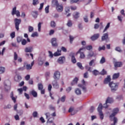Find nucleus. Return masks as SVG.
<instances>
[{"label": "nucleus", "instance_id": "f257e3e1", "mask_svg": "<svg viewBox=\"0 0 125 125\" xmlns=\"http://www.w3.org/2000/svg\"><path fill=\"white\" fill-rule=\"evenodd\" d=\"M109 86L110 87L111 91L115 92L119 88V83H114L113 82H111L109 83Z\"/></svg>", "mask_w": 125, "mask_h": 125}, {"label": "nucleus", "instance_id": "f03ea898", "mask_svg": "<svg viewBox=\"0 0 125 125\" xmlns=\"http://www.w3.org/2000/svg\"><path fill=\"white\" fill-rule=\"evenodd\" d=\"M103 108V105L102 104H100L98 107V111L99 112L100 118L101 120H103L104 119V114L102 112V109Z\"/></svg>", "mask_w": 125, "mask_h": 125}, {"label": "nucleus", "instance_id": "7ed1b4c3", "mask_svg": "<svg viewBox=\"0 0 125 125\" xmlns=\"http://www.w3.org/2000/svg\"><path fill=\"white\" fill-rule=\"evenodd\" d=\"M113 102H114V100L113 99V98H111L110 97H107L105 101V103L104 104V108H105V109L108 108L109 107L108 103L111 104V103H113Z\"/></svg>", "mask_w": 125, "mask_h": 125}, {"label": "nucleus", "instance_id": "20e7f679", "mask_svg": "<svg viewBox=\"0 0 125 125\" xmlns=\"http://www.w3.org/2000/svg\"><path fill=\"white\" fill-rule=\"evenodd\" d=\"M15 28L17 31H19V25L21 24V19L16 18L14 19Z\"/></svg>", "mask_w": 125, "mask_h": 125}, {"label": "nucleus", "instance_id": "39448f33", "mask_svg": "<svg viewBox=\"0 0 125 125\" xmlns=\"http://www.w3.org/2000/svg\"><path fill=\"white\" fill-rule=\"evenodd\" d=\"M69 56L71 58V62L73 64H76L77 63V60L76 57H75V53L71 52L69 53Z\"/></svg>", "mask_w": 125, "mask_h": 125}, {"label": "nucleus", "instance_id": "423d86ee", "mask_svg": "<svg viewBox=\"0 0 125 125\" xmlns=\"http://www.w3.org/2000/svg\"><path fill=\"white\" fill-rule=\"evenodd\" d=\"M60 72L59 71H56L54 73L53 79L55 80V81H58L60 79Z\"/></svg>", "mask_w": 125, "mask_h": 125}, {"label": "nucleus", "instance_id": "0eeeda50", "mask_svg": "<svg viewBox=\"0 0 125 125\" xmlns=\"http://www.w3.org/2000/svg\"><path fill=\"white\" fill-rule=\"evenodd\" d=\"M16 7H14L12 11V15H16L18 17H20V12L19 10H16Z\"/></svg>", "mask_w": 125, "mask_h": 125}, {"label": "nucleus", "instance_id": "6e6552de", "mask_svg": "<svg viewBox=\"0 0 125 125\" xmlns=\"http://www.w3.org/2000/svg\"><path fill=\"white\" fill-rule=\"evenodd\" d=\"M18 60V62L19 63H22V58L21 57H19L18 58V55L17 54V53H16V52H14V60L15 61H16V60Z\"/></svg>", "mask_w": 125, "mask_h": 125}, {"label": "nucleus", "instance_id": "1a4fd4ad", "mask_svg": "<svg viewBox=\"0 0 125 125\" xmlns=\"http://www.w3.org/2000/svg\"><path fill=\"white\" fill-rule=\"evenodd\" d=\"M81 50H83V48H80L78 51L76 53V54H79L80 53V57L81 59H84L85 58V55H84V53L83 52H81Z\"/></svg>", "mask_w": 125, "mask_h": 125}, {"label": "nucleus", "instance_id": "9d476101", "mask_svg": "<svg viewBox=\"0 0 125 125\" xmlns=\"http://www.w3.org/2000/svg\"><path fill=\"white\" fill-rule=\"evenodd\" d=\"M51 43L52 46L54 47H57L58 46V43H57V39L55 38H52L51 40Z\"/></svg>", "mask_w": 125, "mask_h": 125}, {"label": "nucleus", "instance_id": "9b49d317", "mask_svg": "<svg viewBox=\"0 0 125 125\" xmlns=\"http://www.w3.org/2000/svg\"><path fill=\"white\" fill-rule=\"evenodd\" d=\"M112 112L113 113L109 116V118L110 119H111V118L115 117V116H116V115H117V114L119 113V108H115L113 109Z\"/></svg>", "mask_w": 125, "mask_h": 125}, {"label": "nucleus", "instance_id": "f8f14e48", "mask_svg": "<svg viewBox=\"0 0 125 125\" xmlns=\"http://www.w3.org/2000/svg\"><path fill=\"white\" fill-rule=\"evenodd\" d=\"M104 41H109V34H108V33H104L102 37V41L104 42Z\"/></svg>", "mask_w": 125, "mask_h": 125}, {"label": "nucleus", "instance_id": "ddd939ff", "mask_svg": "<svg viewBox=\"0 0 125 125\" xmlns=\"http://www.w3.org/2000/svg\"><path fill=\"white\" fill-rule=\"evenodd\" d=\"M99 37H100V34H99V33H97L94 34L91 37L90 39L91 41L94 42V41L98 40L99 38Z\"/></svg>", "mask_w": 125, "mask_h": 125}, {"label": "nucleus", "instance_id": "4468645a", "mask_svg": "<svg viewBox=\"0 0 125 125\" xmlns=\"http://www.w3.org/2000/svg\"><path fill=\"white\" fill-rule=\"evenodd\" d=\"M110 83H111V76L108 75L107 77L104 79V84H107Z\"/></svg>", "mask_w": 125, "mask_h": 125}, {"label": "nucleus", "instance_id": "2eb2a0df", "mask_svg": "<svg viewBox=\"0 0 125 125\" xmlns=\"http://www.w3.org/2000/svg\"><path fill=\"white\" fill-rule=\"evenodd\" d=\"M52 85L54 88L58 89L59 88V84H58V82H57V80H54L52 82Z\"/></svg>", "mask_w": 125, "mask_h": 125}, {"label": "nucleus", "instance_id": "dca6fc26", "mask_svg": "<svg viewBox=\"0 0 125 125\" xmlns=\"http://www.w3.org/2000/svg\"><path fill=\"white\" fill-rule=\"evenodd\" d=\"M34 64H35V62L34 61H33L31 64H27L26 65V70H32V68L33 67V66H34Z\"/></svg>", "mask_w": 125, "mask_h": 125}, {"label": "nucleus", "instance_id": "f3484780", "mask_svg": "<svg viewBox=\"0 0 125 125\" xmlns=\"http://www.w3.org/2000/svg\"><path fill=\"white\" fill-rule=\"evenodd\" d=\"M21 80L22 77L19 75H17L14 77V80L15 81V82H17L18 83H19V82H20V81H21Z\"/></svg>", "mask_w": 125, "mask_h": 125}, {"label": "nucleus", "instance_id": "a211bd4d", "mask_svg": "<svg viewBox=\"0 0 125 125\" xmlns=\"http://www.w3.org/2000/svg\"><path fill=\"white\" fill-rule=\"evenodd\" d=\"M56 9L58 12H62L63 11V5L59 4L56 6Z\"/></svg>", "mask_w": 125, "mask_h": 125}, {"label": "nucleus", "instance_id": "6ab92c4d", "mask_svg": "<svg viewBox=\"0 0 125 125\" xmlns=\"http://www.w3.org/2000/svg\"><path fill=\"white\" fill-rule=\"evenodd\" d=\"M114 67H115V68L122 67V66H123V63H122V62H114Z\"/></svg>", "mask_w": 125, "mask_h": 125}, {"label": "nucleus", "instance_id": "aec40b11", "mask_svg": "<svg viewBox=\"0 0 125 125\" xmlns=\"http://www.w3.org/2000/svg\"><path fill=\"white\" fill-rule=\"evenodd\" d=\"M65 61V57H61L58 60V62L59 64H63Z\"/></svg>", "mask_w": 125, "mask_h": 125}, {"label": "nucleus", "instance_id": "412c9836", "mask_svg": "<svg viewBox=\"0 0 125 125\" xmlns=\"http://www.w3.org/2000/svg\"><path fill=\"white\" fill-rule=\"evenodd\" d=\"M79 81V78L75 77L72 82L71 83V85H75V84H77L78 83V82Z\"/></svg>", "mask_w": 125, "mask_h": 125}, {"label": "nucleus", "instance_id": "4be33fe9", "mask_svg": "<svg viewBox=\"0 0 125 125\" xmlns=\"http://www.w3.org/2000/svg\"><path fill=\"white\" fill-rule=\"evenodd\" d=\"M30 94L32 95L33 97H38V93L35 90H32L30 92Z\"/></svg>", "mask_w": 125, "mask_h": 125}, {"label": "nucleus", "instance_id": "5701e85b", "mask_svg": "<svg viewBox=\"0 0 125 125\" xmlns=\"http://www.w3.org/2000/svg\"><path fill=\"white\" fill-rule=\"evenodd\" d=\"M120 77V73H115L112 76V80H117Z\"/></svg>", "mask_w": 125, "mask_h": 125}, {"label": "nucleus", "instance_id": "b1692460", "mask_svg": "<svg viewBox=\"0 0 125 125\" xmlns=\"http://www.w3.org/2000/svg\"><path fill=\"white\" fill-rule=\"evenodd\" d=\"M79 15H80V13L78 12H75L73 13V17L75 18V19H78V18L80 17V16Z\"/></svg>", "mask_w": 125, "mask_h": 125}, {"label": "nucleus", "instance_id": "393cba45", "mask_svg": "<svg viewBox=\"0 0 125 125\" xmlns=\"http://www.w3.org/2000/svg\"><path fill=\"white\" fill-rule=\"evenodd\" d=\"M32 50H33V47H26L25 49V52H32Z\"/></svg>", "mask_w": 125, "mask_h": 125}, {"label": "nucleus", "instance_id": "a878e982", "mask_svg": "<svg viewBox=\"0 0 125 125\" xmlns=\"http://www.w3.org/2000/svg\"><path fill=\"white\" fill-rule=\"evenodd\" d=\"M78 86L79 87H82L83 90L84 92H86V87L85 86L83 85L82 84H79Z\"/></svg>", "mask_w": 125, "mask_h": 125}, {"label": "nucleus", "instance_id": "bb28decb", "mask_svg": "<svg viewBox=\"0 0 125 125\" xmlns=\"http://www.w3.org/2000/svg\"><path fill=\"white\" fill-rule=\"evenodd\" d=\"M61 55V50H58L57 52L54 54V56H60Z\"/></svg>", "mask_w": 125, "mask_h": 125}, {"label": "nucleus", "instance_id": "cd10ccee", "mask_svg": "<svg viewBox=\"0 0 125 125\" xmlns=\"http://www.w3.org/2000/svg\"><path fill=\"white\" fill-rule=\"evenodd\" d=\"M110 22L107 23V25H106L104 30H103V33H105V32H106L109 28H110Z\"/></svg>", "mask_w": 125, "mask_h": 125}, {"label": "nucleus", "instance_id": "c85d7f7f", "mask_svg": "<svg viewBox=\"0 0 125 125\" xmlns=\"http://www.w3.org/2000/svg\"><path fill=\"white\" fill-rule=\"evenodd\" d=\"M105 62H106V59H105V57H102L101 60L100 61V63L104 64Z\"/></svg>", "mask_w": 125, "mask_h": 125}, {"label": "nucleus", "instance_id": "c756f323", "mask_svg": "<svg viewBox=\"0 0 125 125\" xmlns=\"http://www.w3.org/2000/svg\"><path fill=\"white\" fill-rule=\"evenodd\" d=\"M92 73L94 75V76H98V75H100V72L98 71V70L95 69L92 71Z\"/></svg>", "mask_w": 125, "mask_h": 125}, {"label": "nucleus", "instance_id": "7c9ffc66", "mask_svg": "<svg viewBox=\"0 0 125 125\" xmlns=\"http://www.w3.org/2000/svg\"><path fill=\"white\" fill-rule=\"evenodd\" d=\"M100 75L102 76H104V75H107V71L105 69H103L101 72H100Z\"/></svg>", "mask_w": 125, "mask_h": 125}, {"label": "nucleus", "instance_id": "2f4dec72", "mask_svg": "<svg viewBox=\"0 0 125 125\" xmlns=\"http://www.w3.org/2000/svg\"><path fill=\"white\" fill-rule=\"evenodd\" d=\"M32 14L34 18H37V17H38V15H39L38 11L32 12Z\"/></svg>", "mask_w": 125, "mask_h": 125}, {"label": "nucleus", "instance_id": "473e14b6", "mask_svg": "<svg viewBox=\"0 0 125 125\" xmlns=\"http://www.w3.org/2000/svg\"><path fill=\"white\" fill-rule=\"evenodd\" d=\"M5 72V67L0 66V74H3Z\"/></svg>", "mask_w": 125, "mask_h": 125}, {"label": "nucleus", "instance_id": "72a5a7b5", "mask_svg": "<svg viewBox=\"0 0 125 125\" xmlns=\"http://www.w3.org/2000/svg\"><path fill=\"white\" fill-rule=\"evenodd\" d=\"M75 93L77 95H80L81 94H82V91H81V90L79 88H77L75 90Z\"/></svg>", "mask_w": 125, "mask_h": 125}, {"label": "nucleus", "instance_id": "f704fd0d", "mask_svg": "<svg viewBox=\"0 0 125 125\" xmlns=\"http://www.w3.org/2000/svg\"><path fill=\"white\" fill-rule=\"evenodd\" d=\"M52 3L53 5H55L56 6H57V5L59 4V3H58V1L57 0H53L52 1Z\"/></svg>", "mask_w": 125, "mask_h": 125}, {"label": "nucleus", "instance_id": "c9c22d12", "mask_svg": "<svg viewBox=\"0 0 125 125\" xmlns=\"http://www.w3.org/2000/svg\"><path fill=\"white\" fill-rule=\"evenodd\" d=\"M54 120V118L50 117L48 119L47 123H49V124H52V123H53Z\"/></svg>", "mask_w": 125, "mask_h": 125}, {"label": "nucleus", "instance_id": "e433bc0d", "mask_svg": "<svg viewBox=\"0 0 125 125\" xmlns=\"http://www.w3.org/2000/svg\"><path fill=\"white\" fill-rule=\"evenodd\" d=\"M50 26L52 28H55V27H56V23H55V21H51Z\"/></svg>", "mask_w": 125, "mask_h": 125}, {"label": "nucleus", "instance_id": "4c0bfd02", "mask_svg": "<svg viewBox=\"0 0 125 125\" xmlns=\"http://www.w3.org/2000/svg\"><path fill=\"white\" fill-rule=\"evenodd\" d=\"M93 55H94V53L92 51L89 52L88 55H87V57L88 58H90L91 57H92V56H93Z\"/></svg>", "mask_w": 125, "mask_h": 125}, {"label": "nucleus", "instance_id": "58836bf2", "mask_svg": "<svg viewBox=\"0 0 125 125\" xmlns=\"http://www.w3.org/2000/svg\"><path fill=\"white\" fill-rule=\"evenodd\" d=\"M77 65L80 69H81V70H83V64L81 62H77Z\"/></svg>", "mask_w": 125, "mask_h": 125}, {"label": "nucleus", "instance_id": "ea45409f", "mask_svg": "<svg viewBox=\"0 0 125 125\" xmlns=\"http://www.w3.org/2000/svg\"><path fill=\"white\" fill-rule=\"evenodd\" d=\"M43 86L42 85V83H39L38 84V89L39 90H42V89H43Z\"/></svg>", "mask_w": 125, "mask_h": 125}, {"label": "nucleus", "instance_id": "a19ab883", "mask_svg": "<svg viewBox=\"0 0 125 125\" xmlns=\"http://www.w3.org/2000/svg\"><path fill=\"white\" fill-rule=\"evenodd\" d=\"M67 26L68 27H72L73 26V23H72V21L69 20L67 23Z\"/></svg>", "mask_w": 125, "mask_h": 125}, {"label": "nucleus", "instance_id": "79ce46f5", "mask_svg": "<svg viewBox=\"0 0 125 125\" xmlns=\"http://www.w3.org/2000/svg\"><path fill=\"white\" fill-rule=\"evenodd\" d=\"M106 49V47L105 45H103L102 47L100 46L98 48L99 51H101V50H105Z\"/></svg>", "mask_w": 125, "mask_h": 125}, {"label": "nucleus", "instance_id": "37998d69", "mask_svg": "<svg viewBox=\"0 0 125 125\" xmlns=\"http://www.w3.org/2000/svg\"><path fill=\"white\" fill-rule=\"evenodd\" d=\"M26 44H27V41L25 39H22L21 40V44L22 45H26Z\"/></svg>", "mask_w": 125, "mask_h": 125}, {"label": "nucleus", "instance_id": "c03bdc74", "mask_svg": "<svg viewBox=\"0 0 125 125\" xmlns=\"http://www.w3.org/2000/svg\"><path fill=\"white\" fill-rule=\"evenodd\" d=\"M22 40L23 39H22V37H18L17 38V42H18V43L21 42H22Z\"/></svg>", "mask_w": 125, "mask_h": 125}, {"label": "nucleus", "instance_id": "a18cd8bd", "mask_svg": "<svg viewBox=\"0 0 125 125\" xmlns=\"http://www.w3.org/2000/svg\"><path fill=\"white\" fill-rule=\"evenodd\" d=\"M60 99L62 102H65V100H66V96H63L62 97V98Z\"/></svg>", "mask_w": 125, "mask_h": 125}, {"label": "nucleus", "instance_id": "49530a36", "mask_svg": "<svg viewBox=\"0 0 125 125\" xmlns=\"http://www.w3.org/2000/svg\"><path fill=\"white\" fill-rule=\"evenodd\" d=\"M118 123V118L116 117L113 118V124L116 125Z\"/></svg>", "mask_w": 125, "mask_h": 125}, {"label": "nucleus", "instance_id": "de8ad7c7", "mask_svg": "<svg viewBox=\"0 0 125 125\" xmlns=\"http://www.w3.org/2000/svg\"><path fill=\"white\" fill-rule=\"evenodd\" d=\"M33 5L39 4V0H33Z\"/></svg>", "mask_w": 125, "mask_h": 125}, {"label": "nucleus", "instance_id": "09e8293b", "mask_svg": "<svg viewBox=\"0 0 125 125\" xmlns=\"http://www.w3.org/2000/svg\"><path fill=\"white\" fill-rule=\"evenodd\" d=\"M95 61H96V60L95 59L92 60L89 63V66H92Z\"/></svg>", "mask_w": 125, "mask_h": 125}, {"label": "nucleus", "instance_id": "8fccbe9b", "mask_svg": "<svg viewBox=\"0 0 125 125\" xmlns=\"http://www.w3.org/2000/svg\"><path fill=\"white\" fill-rule=\"evenodd\" d=\"M85 68L86 70H87L89 72H91V67L87 65V66H85Z\"/></svg>", "mask_w": 125, "mask_h": 125}, {"label": "nucleus", "instance_id": "3c124183", "mask_svg": "<svg viewBox=\"0 0 125 125\" xmlns=\"http://www.w3.org/2000/svg\"><path fill=\"white\" fill-rule=\"evenodd\" d=\"M28 31L30 33H31V32H33V31H34V27L31 26H28Z\"/></svg>", "mask_w": 125, "mask_h": 125}, {"label": "nucleus", "instance_id": "603ef678", "mask_svg": "<svg viewBox=\"0 0 125 125\" xmlns=\"http://www.w3.org/2000/svg\"><path fill=\"white\" fill-rule=\"evenodd\" d=\"M10 37L11 39H14L15 38V32H13L10 34Z\"/></svg>", "mask_w": 125, "mask_h": 125}, {"label": "nucleus", "instance_id": "864d4df0", "mask_svg": "<svg viewBox=\"0 0 125 125\" xmlns=\"http://www.w3.org/2000/svg\"><path fill=\"white\" fill-rule=\"evenodd\" d=\"M116 51H118V52H122V49L120 47H116L115 49Z\"/></svg>", "mask_w": 125, "mask_h": 125}, {"label": "nucleus", "instance_id": "5fc2aeb1", "mask_svg": "<svg viewBox=\"0 0 125 125\" xmlns=\"http://www.w3.org/2000/svg\"><path fill=\"white\" fill-rule=\"evenodd\" d=\"M69 40H70V43H73V41H74V37H73V36L70 35L69 36Z\"/></svg>", "mask_w": 125, "mask_h": 125}, {"label": "nucleus", "instance_id": "6e6d98bb", "mask_svg": "<svg viewBox=\"0 0 125 125\" xmlns=\"http://www.w3.org/2000/svg\"><path fill=\"white\" fill-rule=\"evenodd\" d=\"M117 18H118L119 21H120V22H122V21H123L122 19H123V16H122V15L118 16L117 17Z\"/></svg>", "mask_w": 125, "mask_h": 125}, {"label": "nucleus", "instance_id": "4d7b16f0", "mask_svg": "<svg viewBox=\"0 0 125 125\" xmlns=\"http://www.w3.org/2000/svg\"><path fill=\"white\" fill-rule=\"evenodd\" d=\"M83 77L85 79H87V78H88V72L86 71L84 73Z\"/></svg>", "mask_w": 125, "mask_h": 125}, {"label": "nucleus", "instance_id": "13d9d810", "mask_svg": "<svg viewBox=\"0 0 125 125\" xmlns=\"http://www.w3.org/2000/svg\"><path fill=\"white\" fill-rule=\"evenodd\" d=\"M39 34H38V32H34L31 35V37L33 38H35V37H38Z\"/></svg>", "mask_w": 125, "mask_h": 125}, {"label": "nucleus", "instance_id": "bf43d9fd", "mask_svg": "<svg viewBox=\"0 0 125 125\" xmlns=\"http://www.w3.org/2000/svg\"><path fill=\"white\" fill-rule=\"evenodd\" d=\"M33 118H37V117H38V112L37 111H34L33 113Z\"/></svg>", "mask_w": 125, "mask_h": 125}, {"label": "nucleus", "instance_id": "052dcab7", "mask_svg": "<svg viewBox=\"0 0 125 125\" xmlns=\"http://www.w3.org/2000/svg\"><path fill=\"white\" fill-rule=\"evenodd\" d=\"M45 11L46 13L49 12V6H47L45 8Z\"/></svg>", "mask_w": 125, "mask_h": 125}, {"label": "nucleus", "instance_id": "680f3d73", "mask_svg": "<svg viewBox=\"0 0 125 125\" xmlns=\"http://www.w3.org/2000/svg\"><path fill=\"white\" fill-rule=\"evenodd\" d=\"M24 69H25V65H24V66L23 67H19L18 69V71H24Z\"/></svg>", "mask_w": 125, "mask_h": 125}, {"label": "nucleus", "instance_id": "e2e57ef3", "mask_svg": "<svg viewBox=\"0 0 125 125\" xmlns=\"http://www.w3.org/2000/svg\"><path fill=\"white\" fill-rule=\"evenodd\" d=\"M84 22H86V23H87L88 22V18H87V16H85V17L83 18Z\"/></svg>", "mask_w": 125, "mask_h": 125}, {"label": "nucleus", "instance_id": "0e129e2a", "mask_svg": "<svg viewBox=\"0 0 125 125\" xmlns=\"http://www.w3.org/2000/svg\"><path fill=\"white\" fill-rule=\"evenodd\" d=\"M49 76H50V72L47 71L45 73V76L46 78L49 77Z\"/></svg>", "mask_w": 125, "mask_h": 125}, {"label": "nucleus", "instance_id": "69168bd1", "mask_svg": "<svg viewBox=\"0 0 125 125\" xmlns=\"http://www.w3.org/2000/svg\"><path fill=\"white\" fill-rule=\"evenodd\" d=\"M65 12L66 13H69V12H70V8H69V7H66L65 9Z\"/></svg>", "mask_w": 125, "mask_h": 125}, {"label": "nucleus", "instance_id": "338daca9", "mask_svg": "<svg viewBox=\"0 0 125 125\" xmlns=\"http://www.w3.org/2000/svg\"><path fill=\"white\" fill-rule=\"evenodd\" d=\"M85 48L87 50H90V49H92V46H91V45L87 46H86Z\"/></svg>", "mask_w": 125, "mask_h": 125}, {"label": "nucleus", "instance_id": "774afa93", "mask_svg": "<svg viewBox=\"0 0 125 125\" xmlns=\"http://www.w3.org/2000/svg\"><path fill=\"white\" fill-rule=\"evenodd\" d=\"M30 75H27L25 77V79L26 81H29V80H30Z\"/></svg>", "mask_w": 125, "mask_h": 125}]
</instances>
